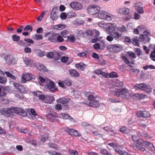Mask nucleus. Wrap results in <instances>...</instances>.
I'll use <instances>...</instances> for the list:
<instances>
[{
	"label": "nucleus",
	"instance_id": "1",
	"mask_svg": "<svg viewBox=\"0 0 155 155\" xmlns=\"http://www.w3.org/2000/svg\"><path fill=\"white\" fill-rule=\"evenodd\" d=\"M111 91V94L122 98H125L129 99L132 97L131 93L126 88H120L117 90L112 88Z\"/></svg>",
	"mask_w": 155,
	"mask_h": 155
},
{
	"label": "nucleus",
	"instance_id": "2",
	"mask_svg": "<svg viewBox=\"0 0 155 155\" xmlns=\"http://www.w3.org/2000/svg\"><path fill=\"white\" fill-rule=\"evenodd\" d=\"M113 25H114L115 27L112 30L111 33H112V35L114 38L115 39L121 37L122 35L120 32H125L127 31V30L124 25L121 27H118L114 23H113Z\"/></svg>",
	"mask_w": 155,
	"mask_h": 155
},
{
	"label": "nucleus",
	"instance_id": "3",
	"mask_svg": "<svg viewBox=\"0 0 155 155\" xmlns=\"http://www.w3.org/2000/svg\"><path fill=\"white\" fill-rule=\"evenodd\" d=\"M97 96L94 94H91L88 97V101L85 104L90 107H97L99 105V102L96 99Z\"/></svg>",
	"mask_w": 155,
	"mask_h": 155
},
{
	"label": "nucleus",
	"instance_id": "4",
	"mask_svg": "<svg viewBox=\"0 0 155 155\" xmlns=\"http://www.w3.org/2000/svg\"><path fill=\"white\" fill-rule=\"evenodd\" d=\"M87 13L90 15H95L97 14L100 11V8L95 4L89 5L86 10Z\"/></svg>",
	"mask_w": 155,
	"mask_h": 155
},
{
	"label": "nucleus",
	"instance_id": "5",
	"mask_svg": "<svg viewBox=\"0 0 155 155\" xmlns=\"http://www.w3.org/2000/svg\"><path fill=\"white\" fill-rule=\"evenodd\" d=\"M97 14L98 17L99 18L108 21H111L113 17V15L110 13L104 10H100Z\"/></svg>",
	"mask_w": 155,
	"mask_h": 155
},
{
	"label": "nucleus",
	"instance_id": "6",
	"mask_svg": "<svg viewBox=\"0 0 155 155\" xmlns=\"http://www.w3.org/2000/svg\"><path fill=\"white\" fill-rule=\"evenodd\" d=\"M122 46L119 44L109 45L107 47V50L113 53L118 52L122 50Z\"/></svg>",
	"mask_w": 155,
	"mask_h": 155
},
{
	"label": "nucleus",
	"instance_id": "7",
	"mask_svg": "<svg viewBox=\"0 0 155 155\" xmlns=\"http://www.w3.org/2000/svg\"><path fill=\"white\" fill-rule=\"evenodd\" d=\"M97 24L100 28H105L106 31H108L109 33H111L112 30L115 27L114 25H113V23H106L103 21L98 22Z\"/></svg>",
	"mask_w": 155,
	"mask_h": 155
},
{
	"label": "nucleus",
	"instance_id": "8",
	"mask_svg": "<svg viewBox=\"0 0 155 155\" xmlns=\"http://www.w3.org/2000/svg\"><path fill=\"white\" fill-rule=\"evenodd\" d=\"M21 77V82L23 83H25L27 81H29L31 79H35V76L34 75L26 72L23 73Z\"/></svg>",
	"mask_w": 155,
	"mask_h": 155
},
{
	"label": "nucleus",
	"instance_id": "9",
	"mask_svg": "<svg viewBox=\"0 0 155 155\" xmlns=\"http://www.w3.org/2000/svg\"><path fill=\"white\" fill-rule=\"evenodd\" d=\"M46 84H45V86L51 91L54 92L58 91L54 83L52 81H51L49 79H47L46 80Z\"/></svg>",
	"mask_w": 155,
	"mask_h": 155
},
{
	"label": "nucleus",
	"instance_id": "10",
	"mask_svg": "<svg viewBox=\"0 0 155 155\" xmlns=\"http://www.w3.org/2000/svg\"><path fill=\"white\" fill-rule=\"evenodd\" d=\"M69 6L73 10L78 11L83 9V6L82 4L79 2L73 1L70 4Z\"/></svg>",
	"mask_w": 155,
	"mask_h": 155
},
{
	"label": "nucleus",
	"instance_id": "11",
	"mask_svg": "<svg viewBox=\"0 0 155 155\" xmlns=\"http://www.w3.org/2000/svg\"><path fill=\"white\" fill-rule=\"evenodd\" d=\"M12 107L10 108H3L0 110L1 114L7 117H11L13 116Z\"/></svg>",
	"mask_w": 155,
	"mask_h": 155
},
{
	"label": "nucleus",
	"instance_id": "12",
	"mask_svg": "<svg viewBox=\"0 0 155 155\" xmlns=\"http://www.w3.org/2000/svg\"><path fill=\"white\" fill-rule=\"evenodd\" d=\"M59 11L57 7H54L52 10L50 15V18L53 21H56L59 17Z\"/></svg>",
	"mask_w": 155,
	"mask_h": 155
},
{
	"label": "nucleus",
	"instance_id": "13",
	"mask_svg": "<svg viewBox=\"0 0 155 155\" xmlns=\"http://www.w3.org/2000/svg\"><path fill=\"white\" fill-rule=\"evenodd\" d=\"M12 114H18L20 115H26V113L24 110L20 108L12 107Z\"/></svg>",
	"mask_w": 155,
	"mask_h": 155
},
{
	"label": "nucleus",
	"instance_id": "14",
	"mask_svg": "<svg viewBox=\"0 0 155 155\" xmlns=\"http://www.w3.org/2000/svg\"><path fill=\"white\" fill-rule=\"evenodd\" d=\"M13 84L15 88L21 94H26L27 92V90L24 86L15 82Z\"/></svg>",
	"mask_w": 155,
	"mask_h": 155
},
{
	"label": "nucleus",
	"instance_id": "15",
	"mask_svg": "<svg viewBox=\"0 0 155 155\" xmlns=\"http://www.w3.org/2000/svg\"><path fill=\"white\" fill-rule=\"evenodd\" d=\"M106 46V45L104 41L103 40L100 41L99 42L95 44L93 47L94 49L97 50H102L104 49Z\"/></svg>",
	"mask_w": 155,
	"mask_h": 155
},
{
	"label": "nucleus",
	"instance_id": "16",
	"mask_svg": "<svg viewBox=\"0 0 155 155\" xmlns=\"http://www.w3.org/2000/svg\"><path fill=\"white\" fill-rule=\"evenodd\" d=\"M58 34H54L53 32H48L45 34L46 37H48V40L51 42H54L56 41V38Z\"/></svg>",
	"mask_w": 155,
	"mask_h": 155
},
{
	"label": "nucleus",
	"instance_id": "17",
	"mask_svg": "<svg viewBox=\"0 0 155 155\" xmlns=\"http://www.w3.org/2000/svg\"><path fill=\"white\" fill-rule=\"evenodd\" d=\"M54 100V97L51 95H44V97L41 101L47 104H51Z\"/></svg>",
	"mask_w": 155,
	"mask_h": 155
},
{
	"label": "nucleus",
	"instance_id": "18",
	"mask_svg": "<svg viewBox=\"0 0 155 155\" xmlns=\"http://www.w3.org/2000/svg\"><path fill=\"white\" fill-rule=\"evenodd\" d=\"M26 111L29 115L36 117V118L40 120H42V118L37 114L35 110L33 108H28L26 110Z\"/></svg>",
	"mask_w": 155,
	"mask_h": 155
},
{
	"label": "nucleus",
	"instance_id": "19",
	"mask_svg": "<svg viewBox=\"0 0 155 155\" xmlns=\"http://www.w3.org/2000/svg\"><path fill=\"white\" fill-rule=\"evenodd\" d=\"M149 150L151 152H153L155 150V148L153 144L149 142L146 141V151ZM147 153H150L148 151H146V154ZM147 154H148L147 153Z\"/></svg>",
	"mask_w": 155,
	"mask_h": 155
},
{
	"label": "nucleus",
	"instance_id": "20",
	"mask_svg": "<svg viewBox=\"0 0 155 155\" xmlns=\"http://www.w3.org/2000/svg\"><path fill=\"white\" fill-rule=\"evenodd\" d=\"M134 7L137 12L140 14L144 13V11L142 5L140 3H137L135 4Z\"/></svg>",
	"mask_w": 155,
	"mask_h": 155
},
{
	"label": "nucleus",
	"instance_id": "21",
	"mask_svg": "<svg viewBox=\"0 0 155 155\" xmlns=\"http://www.w3.org/2000/svg\"><path fill=\"white\" fill-rule=\"evenodd\" d=\"M87 34L89 35H92L96 37L99 36L100 35L99 31L96 29L88 30L87 31Z\"/></svg>",
	"mask_w": 155,
	"mask_h": 155
},
{
	"label": "nucleus",
	"instance_id": "22",
	"mask_svg": "<svg viewBox=\"0 0 155 155\" xmlns=\"http://www.w3.org/2000/svg\"><path fill=\"white\" fill-rule=\"evenodd\" d=\"M59 117L64 119H69L70 121H74V119L71 117L68 114L61 113L59 114Z\"/></svg>",
	"mask_w": 155,
	"mask_h": 155
},
{
	"label": "nucleus",
	"instance_id": "23",
	"mask_svg": "<svg viewBox=\"0 0 155 155\" xmlns=\"http://www.w3.org/2000/svg\"><path fill=\"white\" fill-rule=\"evenodd\" d=\"M118 12L120 14L127 15L130 12V9L127 8L122 7L118 10Z\"/></svg>",
	"mask_w": 155,
	"mask_h": 155
},
{
	"label": "nucleus",
	"instance_id": "24",
	"mask_svg": "<svg viewBox=\"0 0 155 155\" xmlns=\"http://www.w3.org/2000/svg\"><path fill=\"white\" fill-rule=\"evenodd\" d=\"M61 60L62 62L66 63L68 65L71 63L73 60L71 58L65 56L62 57Z\"/></svg>",
	"mask_w": 155,
	"mask_h": 155
},
{
	"label": "nucleus",
	"instance_id": "25",
	"mask_svg": "<svg viewBox=\"0 0 155 155\" xmlns=\"http://www.w3.org/2000/svg\"><path fill=\"white\" fill-rule=\"evenodd\" d=\"M70 101V99L66 97H63L56 100L57 102L61 103L62 104L67 103Z\"/></svg>",
	"mask_w": 155,
	"mask_h": 155
},
{
	"label": "nucleus",
	"instance_id": "26",
	"mask_svg": "<svg viewBox=\"0 0 155 155\" xmlns=\"http://www.w3.org/2000/svg\"><path fill=\"white\" fill-rule=\"evenodd\" d=\"M77 38V36L74 34L70 35L67 37L66 41L71 42H73L75 41Z\"/></svg>",
	"mask_w": 155,
	"mask_h": 155
},
{
	"label": "nucleus",
	"instance_id": "27",
	"mask_svg": "<svg viewBox=\"0 0 155 155\" xmlns=\"http://www.w3.org/2000/svg\"><path fill=\"white\" fill-rule=\"evenodd\" d=\"M68 132L70 135L74 136L77 137L80 135L79 132L73 129H69L68 130Z\"/></svg>",
	"mask_w": 155,
	"mask_h": 155
},
{
	"label": "nucleus",
	"instance_id": "28",
	"mask_svg": "<svg viewBox=\"0 0 155 155\" xmlns=\"http://www.w3.org/2000/svg\"><path fill=\"white\" fill-rule=\"evenodd\" d=\"M5 59L8 64H13L14 63V59L12 56L11 55L6 56Z\"/></svg>",
	"mask_w": 155,
	"mask_h": 155
},
{
	"label": "nucleus",
	"instance_id": "29",
	"mask_svg": "<svg viewBox=\"0 0 155 155\" xmlns=\"http://www.w3.org/2000/svg\"><path fill=\"white\" fill-rule=\"evenodd\" d=\"M35 52L37 55L39 57H43L45 55V52L44 51H42L39 49H36Z\"/></svg>",
	"mask_w": 155,
	"mask_h": 155
},
{
	"label": "nucleus",
	"instance_id": "30",
	"mask_svg": "<svg viewBox=\"0 0 155 155\" xmlns=\"http://www.w3.org/2000/svg\"><path fill=\"white\" fill-rule=\"evenodd\" d=\"M86 66V65L85 64L82 62L76 64L75 65L76 68L82 71L84 70Z\"/></svg>",
	"mask_w": 155,
	"mask_h": 155
},
{
	"label": "nucleus",
	"instance_id": "31",
	"mask_svg": "<svg viewBox=\"0 0 155 155\" xmlns=\"http://www.w3.org/2000/svg\"><path fill=\"white\" fill-rule=\"evenodd\" d=\"M115 151L117 152L120 155H131L125 150H120L118 148L115 149Z\"/></svg>",
	"mask_w": 155,
	"mask_h": 155
},
{
	"label": "nucleus",
	"instance_id": "32",
	"mask_svg": "<svg viewBox=\"0 0 155 155\" xmlns=\"http://www.w3.org/2000/svg\"><path fill=\"white\" fill-rule=\"evenodd\" d=\"M66 28V25L64 24H59L58 25H55L54 26V29L58 30H61Z\"/></svg>",
	"mask_w": 155,
	"mask_h": 155
},
{
	"label": "nucleus",
	"instance_id": "33",
	"mask_svg": "<svg viewBox=\"0 0 155 155\" xmlns=\"http://www.w3.org/2000/svg\"><path fill=\"white\" fill-rule=\"evenodd\" d=\"M145 96V95L143 94H137L133 95L132 97L136 99H140L144 98Z\"/></svg>",
	"mask_w": 155,
	"mask_h": 155
},
{
	"label": "nucleus",
	"instance_id": "34",
	"mask_svg": "<svg viewBox=\"0 0 155 155\" xmlns=\"http://www.w3.org/2000/svg\"><path fill=\"white\" fill-rule=\"evenodd\" d=\"M134 87L137 90L140 89L141 90H144L145 89V85L144 83H142L139 84H137L135 85Z\"/></svg>",
	"mask_w": 155,
	"mask_h": 155
},
{
	"label": "nucleus",
	"instance_id": "35",
	"mask_svg": "<svg viewBox=\"0 0 155 155\" xmlns=\"http://www.w3.org/2000/svg\"><path fill=\"white\" fill-rule=\"evenodd\" d=\"M58 54V52L55 51H54L52 52H49L47 53L46 56L47 57L49 58H52L55 55Z\"/></svg>",
	"mask_w": 155,
	"mask_h": 155
},
{
	"label": "nucleus",
	"instance_id": "36",
	"mask_svg": "<svg viewBox=\"0 0 155 155\" xmlns=\"http://www.w3.org/2000/svg\"><path fill=\"white\" fill-rule=\"evenodd\" d=\"M69 72L71 76L73 77H76L79 76V74L75 70L71 69L69 71Z\"/></svg>",
	"mask_w": 155,
	"mask_h": 155
},
{
	"label": "nucleus",
	"instance_id": "37",
	"mask_svg": "<svg viewBox=\"0 0 155 155\" xmlns=\"http://www.w3.org/2000/svg\"><path fill=\"white\" fill-rule=\"evenodd\" d=\"M37 67L38 69L42 72H45L47 71V69L45 67L41 64H38L37 65Z\"/></svg>",
	"mask_w": 155,
	"mask_h": 155
},
{
	"label": "nucleus",
	"instance_id": "38",
	"mask_svg": "<svg viewBox=\"0 0 155 155\" xmlns=\"http://www.w3.org/2000/svg\"><path fill=\"white\" fill-rule=\"evenodd\" d=\"M34 94L39 98L41 101L44 97V95L42 94L40 91H35L34 93Z\"/></svg>",
	"mask_w": 155,
	"mask_h": 155
},
{
	"label": "nucleus",
	"instance_id": "39",
	"mask_svg": "<svg viewBox=\"0 0 155 155\" xmlns=\"http://www.w3.org/2000/svg\"><path fill=\"white\" fill-rule=\"evenodd\" d=\"M73 24L75 25H84V21L81 20H80L76 18L72 22Z\"/></svg>",
	"mask_w": 155,
	"mask_h": 155
},
{
	"label": "nucleus",
	"instance_id": "40",
	"mask_svg": "<svg viewBox=\"0 0 155 155\" xmlns=\"http://www.w3.org/2000/svg\"><path fill=\"white\" fill-rule=\"evenodd\" d=\"M47 118L51 121H53L55 120H56L57 117L55 115H54L51 114H49L47 115Z\"/></svg>",
	"mask_w": 155,
	"mask_h": 155
},
{
	"label": "nucleus",
	"instance_id": "41",
	"mask_svg": "<svg viewBox=\"0 0 155 155\" xmlns=\"http://www.w3.org/2000/svg\"><path fill=\"white\" fill-rule=\"evenodd\" d=\"M6 94V90L5 87L0 86V97L5 95Z\"/></svg>",
	"mask_w": 155,
	"mask_h": 155
},
{
	"label": "nucleus",
	"instance_id": "42",
	"mask_svg": "<svg viewBox=\"0 0 155 155\" xmlns=\"http://www.w3.org/2000/svg\"><path fill=\"white\" fill-rule=\"evenodd\" d=\"M138 28L139 29V33L140 34L144 33L145 32V28L144 25H140L138 26Z\"/></svg>",
	"mask_w": 155,
	"mask_h": 155
},
{
	"label": "nucleus",
	"instance_id": "43",
	"mask_svg": "<svg viewBox=\"0 0 155 155\" xmlns=\"http://www.w3.org/2000/svg\"><path fill=\"white\" fill-rule=\"evenodd\" d=\"M138 37L137 36L134 37L132 39V42L135 45L139 46V44L138 40Z\"/></svg>",
	"mask_w": 155,
	"mask_h": 155
},
{
	"label": "nucleus",
	"instance_id": "44",
	"mask_svg": "<svg viewBox=\"0 0 155 155\" xmlns=\"http://www.w3.org/2000/svg\"><path fill=\"white\" fill-rule=\"evenodd\" d=\"M77 16V15L74 12H70L67 14V17L68 18L76 17Z\"/></svg>",
	"mask_w": 155,
	"mask_h": 155
},
{
	"label": "nucleus",
	"instance_id": "45",
	"mask_svg": "<svg viewBox=\"0 0 155 155\" xmlns=\"http://www.w3.org/2000/svg\"><path fill=\"white\" fill-rule=\"evenodd\" d=\"M137 117H139L145 118V111H138L136 114Z\"/></svg>",
	"mask_w": 155,
	"mask_h": 155
},
{
	"label": "nucleus",
	"instance_id": "46",
	"mask_svg": "<svg viewBox=\"0 0 155 155\" xmlns=\"http://www.w3.org/2000/svg\"><path fill=\"white\" fill-rule=\"evenodd\" d=\"M120 131L126 134H129L130 131V130L126 129V127L124 126L121 127L120 128Z\"/></svg>",
	"mask_w": 155,
	"mask_h": 155
},
{
	"label": "nucleus",
	"instance_id": "47",
	"mask_svg": "<svg viewBox=\"0 0 155 155\" xmlns=\"http://www.w3.org/2000/svg\"><path fill=\"white\" fill-rule=\"evenodd\" d=\"M23 60L25 64L26 65H29L31 63V60L29 58L24 57L23 58Z\"/></svg>",
	"mask_w": 155,
	"mask_h": 155
},
{
	"label": "nucleus",
	"instance_id": "48",
	"mask_svg": "<svg viewBox=\"0 0 155 155\" xmlns=\"http://www.w3.org/2000/svg\"><path fill=\"white\" fill-rule=\"evenodd\" d=\"M5 73L6 74L7 77L10 78L13 80L15 79L16 77L13 75L10 72L8 71H5Z\"/></svg>",
	"mask_w": 155,
	"mask_h": 155
},
{
	"label": "nucleus",
	"instance_id": "49",
	"mask_svg": "<svg viewBox=\"0 0 155 155\" xmlns=\"http://www.w3.org/2000/svg\"><path fill=\"white\" fill-rule=\"evenodd\" d=\"M109 34L110 35H108L107 36L106 38V39L107 41L109 42H111L113 40L114 38L112 35V33H109L108 31H107Z\"/></svg>",
	"mask_w": 155,
	"mask_h": 155
},
{
	"label": "nucleus",
	"instance_id": "50",
	"mask_svg": "<svg viewBox=\"0 0 155 155\" xmlns=\"http://www.w3.org/2000/svg\"><path fill=\"white\" fill-rule=\"evenodd\" d=\"M15 97L18 99H22L24 98V96L22 95L18 94L17 92L14 93Z\"/></svg>",
	"mask_w": 155,
	"mask_h": 155
},
{
	"label": "nucleus",
	"instance_id": "51",
	"mask_svg": "<svg viewBox=\"0 0 155 155\" xmlns=\"http://www.w3.org/2000/svg\"><path fill=\"white\" fill-rule=\"evenodd\" d=\"M7 81V80L6 78L0 76V83L2 84H5Z\"/></svg>",
	"mask_w": 155,
	"mask_h": 155
},
{
	"label": "nucleus",
	"instance_id": "52",
	"mask_svg": "<svg viewBox=\"0 0 155 155\" xmlns=\"http://www.w3.org/2000/svg\"><path fill=\"white\" fill-rule=\"evenodd\" d=\"M154 48L152 52L150 55V57L151 58L153 61H155V45L154 46Z\"/></svg>",
	"mask_w": 155,
	"mask_h": 155
},
{
	"label": "nucleus",
	"instance_id": "53",
	"mask_svg": "<svg viewBox=\"0 0 155 155\" xmlns=\"http://www.w3.org/2000/svg\"><path fill=\"white\" fill-rule=\"evenodd\" d=\"M32 29V27L31 26L28 25L24 28L23 30L25 31H29L31 32Z\"/></svg>",
	"mask_w": 155,
	"mask_h": 155
},
{
	"label": "nucleus",
	"instance_id": "54",
	"mask_svg": "<svg viewBox=\"0 0 155 155\" xmlns=\"http://www.w3.org/2000/svg\"><path fill=\"white\" fill-rule=\"evenodd\" d=\"M109 78H115L118 77L117 74L114 72H112L109 74Z\"/></svg>",
	"mask_w": 155,
	"mask_h": 155
},
{
	"label": "nucleus",
	"instance_id": "55",
	"mask_svg": "<svg viewBox=\"0 0 155 155\" xmlns=\"http://www.w3.org/2000/svg\"><path fill=\"white\" fill-rule=\"evenodd\" d=\"M151 35L150 32L147 31L146 30V41H149L150 40V37Z\"/></svg>",
	"mask_w": 155,
	"mask_h": 155
},
{
	"label": "nucleus",
	"instance_id": "56",
	"mask_svg": "<svg viewBox=\"0 0 155 155\" xmlns=\"http://www.w3.org/2000/svg\"><path fill=\"white\" fill-rule=\"evenodd\" d=\"M12 38L14 41H18L20 40V37L16 35H14L12 36Z\"/></svg>",
	"mask_w": 155,
	"mask_h": 155
},
{
	"label": "nucleus",
	"instance_id": "57",
	"mask_svg": "<svg viewBox=\"0 0 155 155\" xmlns=\"http://www.w3.org/2000/svg\"><path fill=\"white\" fill-rule=\"evenodd\" d=\"M34 39H36L37 41L42 39V36L40 34H36L34 36Z\"/></svg>",
	"mask_w": 155,
	"mask_h": 155
},
{
	"label": "nucleus",
	"instance_id": "58",
	"mask_svg": "<svg viewBox=\"0 0 155 155\" xmlns=\"http://www.w3.org/2000/svg\"><path fill=\"white\" fill-rule=\"evenodd\" d=\"M115 84L116 86L120 87L123 85V83L118 80H117L115 82Z\"/></svg>",
	"mask_w": 155,
	"mask_h": 155
},
{
	"label": "nucleus",
	"instance_id": "59",
	"mask_svg": "<svg viewBox=\"0 0 155 155\" xmlns=\"http://www.w3.org/2000/svg\"><path fill=\"white\" fill-rule=\"evenodd\" d=\"M137 143L138 145L143 146L144 147L145 144L144 140L141 139L138 140V142Z\"/></svg>",
	"mask_w": 155,
	"mask_h": 155
},
{
	"label": "nucleus",
	"instance_id": "60",
	"mask_svg": "<svg viewBox=\"0 0 155 155\" xmlns=\"http://www.w3.org/2000/svg\"><path fill=\"white\" fill-rule=\"evenodd\" d=\"M57 36V38L56 41H57L58 42H62L64 40V39L62 37L61 35H59L58 34V35Z\"/></svg>",
	"mask_w": 155,
	"mask_h": 155
},
{
	"label": "nucleus",
	"instance_id": "61",
	"mask_svg": "<svg viewBox=\"0 0 155 155\" xmlns=\"http://www.w3.org/2000/svg\"><path fill=\"white\" fill-rule=\"evenodd\" d=\"M68 151L69 153L71 155H78V152L76 150L70 149Z\"/></svg>",
	"mask_w": 155,
	"mask_h": 155
},
{
	"label": "nucleus",
	"instance_id": "62",
	"mask_svg": "<svg viewBox=\"0 0 155 155\" xmlns=\"http://www.w3.org/2000/svg\"><path fill=\"white\" fill-rule=\"evenodd\" d=\"M68 34V31L67 30H64L61 32V35L64 38H65L66 35Z\"/></svg>",
	"mask_w": 155,
	"mask_h": 155
},
{
	"label": "nucleus",
	"instance_id": "63",
	"mask_svg": "<svg viewBox=\"0 0 155 155\" xmlns=\"http://www.w3.org/2000/svg\"><path fill=\"white\" fill-rule=\"evenodd\" d=\"M152 91V88L150 85L146 86V93L149 94Z\"/></svg>",
	"mask_w": 155,
	"mask_h": 155
},
{
	"label": "nucleus",
	"instance_id": "64",
	"mask_svg": "<svg viewBox=\"0 0 155 155\" xmlns=\"http://www.w3.org/2000/svg\"><path fill=\"white\" fill-rule=\"evenodd\" d=\"M64 83L68 86H70L72 84L71 81L69 79H66L64 81Z\"/></svg>",
	"mask_w": 155,
	"mask_h": 155
}]
</instances>
